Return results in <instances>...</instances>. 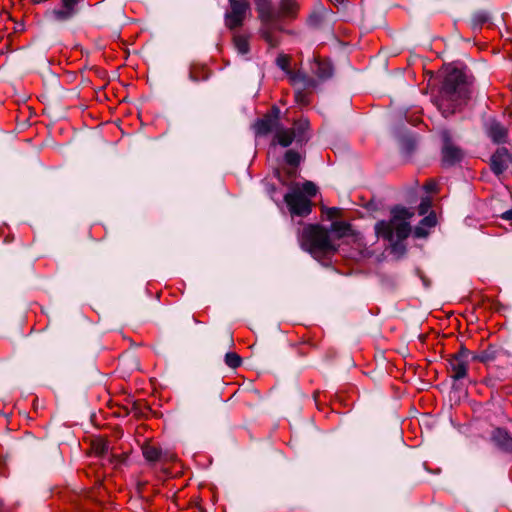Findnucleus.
<instances>
[{
	"label": "nucleus",
	"mask_w": 512,
	"mask_h": 512,
	"mask_svg": "<svg viewBox=\"0 0 512 512\" xmlns=\"http://www.w3.org/2000/svg\"><path fill=\"white\" fill-rule=\"evenodd\" d=\"M323 213L328 220L332 221L329 229L319 224H309L302 229L298 236L301 248L309 252L315 259L335 253L339 247L338 241L352 233L350 224L344 221H333L341 214L339 208H325Z\"/></svg>",
	"instance_id": "nucleus-1"
},
{
	"label": "nucleus",
	"mask_w": 512,
	"mask_h": 512,
	"mask_svg": "<svg viewBox=\"0 0 512 512\" xmlns=\"http://www.w3.org/2000/svg\"><path fill=\"white\" fill-rule=\"evenodd\" d=\"M470 88L464 73L452 69L445 77L437 106L444 117L453 114L469 98Z\"/></svg>",
	"instance_id": "nucleus-2"
},
{
	"label": "nucleus",
	"mask_w": 512,
	"mask_h": 512,
	"mask_svg": "<svg viewBox=\"0 0 512 512\" xmlns=\"http://www.w3.org/2000/svg\"><path fill=\"white\" fill-rule=\"evenodd\" d=\"M273 114L265 115L254 124V129L258 135H266L274 132L273 144H279L282 147H288L294 140L302 142L304 140V131L308 128L307 120L295 122L293 128H285L279 122V109L273 108Z\"/></svg>",
	"instance_id": "nucleus-3"
},
{
	"label": "nucleus",
	"mask_w": 512,
	"mask_h": 512,
	"mask_svg": "<svg viewBox=\"0 0 512 512\" xmlns=\"http://www.w3.org/2000/svg\"><path fill=\"white\" fill-rule=\"evenodd\" d=\"M413 216V212L401 206H396L391 210V219L389 221H379L375 224V232L378 237L387 240L394 249L400 242L406 239L411 227L409 219Z\"/></svg>",
	"instance_id": "nucleus-4"
},
{
	"label": "nucleus",
	"mask_w": 512,
	"mask_h": 512,
	"mask_svg": "<svg viewBox=\"0 0 512 512\" xmlns=\"http://www.w3.org/2000/svg\"><path fill=\"white\" fill-rule=\"evenodd\" d=\"M254 1L259 18L262 22V36L271 47H276L279 43L278 39L274 35L277 15L273 9L272 2L271 0Z\"/></svg>",
	"instance_id": "nucleus-5"
},
{
	"label": "nucleus",
	"mask_w": 512,
	"mask_h": 512,
	"mask_svg": "<svg viewBox=\"0 0 512 512\" xmlns=\"http://www.w3.org/2000/svg\"><path fill=\"white\" fill-rule=\"evenodd\" d=\"M291 215L306 216L311 212V201L300 190H293L284 196Z\"/></svg>",
	"instance_id": "nucleus-6"
},
{
	"label": "nucleus",
	"mask_w": 512,
	"mask_h": 512,
	"mask_svg": "<svg viewBox=\"0 0 512 512\" xmlns=\"http://www.w3.org/2000/svg\"><path fill=\"white\" fill-rule=\"evenodd\" d=\"M441 138L443 140L442 164L446 167H450L460 162L463 158V152L452 143L449 132L443 131Z\"/></svg>",
	"instance_id": "nucleus-7"
},
{
	"label": "nucleus",
	"mask_w": 512,
	"mask_h": 512,
	"mask_svg": "<svg viewBox=\"0 0 512 512\" xmlns=\"http://www.w3.org/2000/svg\"><path fill=\"white\" fill-rule=\"evenodd\" d=\"M276 64L280 69H282L283 71H285L287 74L290 75L293 85L298 86L299 88L300 87L311 88V87L316 86V82L313 79L309 78L308 76L301 74V73H296V74L291 73V71L289 70V65H290L289 56H287L285 54H280L276 58Z\"/></svg>",
	"instance_id": "nucleus-8"
},
{
	"label": "nucleus",
	"mask_w": 512,
	"mask_h": 512,
	"mask_svg": "<svg viewBox=\"0 0 512 512\" xmlns=\"http://www.w3.org/2000/svg\"><path fill=\"white\" fill-rule=\"evenodd\" d=\"M230 11L226 13L225 21L227 27L234 29L242 25L248 10V4L244 1L229 0Z\"/></svg>",
	"instance_id": "nucleus-9"
},
{
	"label": "nucleus",
	"mask_w": 512,
	"mask_h": 512,
	"mask_svg": "<svg viewBox=\"0 0 512 512\" xmlns=\"http://www.w3.org/2000/svg\"><path fill=\"white\" fill-rule=\"evenodd\" d=\"M449 366L452 372V378L460 380L466 377L468 369V352L462 350L449 360Z\"/></svg>",
	"instance_id": "nucleus-10"
},
{
	"label": "nucleus",
	"mask_w": 512,
	"mask_h": 512,
	"mask_svg": "<svg viewBox=\"0 0 512 512\" xmlns=\"http://www.w3.org/2000/svg\"><path fill=\"white\" fill-rule=\"evenodd\" d=\"M512 162V157L509 151L502 147L498 148L496 152L491 156V170L497 175H501L508 167L509 163Z\"/></svg>",
	"instance_id": "nucleus-11"
},
{
	"label": "nucleus",
	"mask_w": 512,
	"mask_h": 512,
	"mask_svg": "<svg viewBox=\"0 0 512 512\" xmlns=\"http://www.w3.org/2000/svg\"><path fill=\"white\" fill-rule=\"evenodd\" d=\"M92 451L100 458L108 457L115 466L119 465L123 461L122 457L112 454L109 443L102 438L96 439L92 442Z\"/></svg>",
	"instance_id": "nucleus-12"
},
{
	"label": "nucleus",
	"mask_w": 512,
	"mask_h": 512,
	"mask_svg": "<svg viewBox=\"0 0 512 512\" xmlns=\"http://www.w3.org/2000/svg\"><path fill=\"white\" fill-rule=\"evenodd\" d=\"M78 0H63L59 9L52 11L51 15L56 21H67L75 15Z\"/></svg>",
	"instance_id": "nucleus-13"
},
{
	"label": "nucleus",
	"mask_w": 512,
	"mask_h": 512,
	"mask_svg": "<svg viewBox=\"0 0 512 512\" xmlns=\"http://www.w3.org/2000/svg\"><path fill=\"white\" fill-rule=\"evenodd\" d=\"M487 133L495 143H504L507 139V129L499 122L492 120L487 124Z\"/></svg>",
	"instance_id": "nucleus-14"
},
{
	"label": "nucleus",
	"mask_w": 512,
	"mask_h": 512,
	"mask_svg": "<svg viewBox=\"0 0 512 512\" xmlns=\"http://www.w3.org/2000/svg\"><path fill=\"white\" fill-rule=\"evenodd\" d=\"M144 458L149 462H156L160 460H169L171 456L167 452H163L160 447L146 444L142 447Z\"/></svg>",
	"instance_id": "nucleus-15"
},
{
	"label": "nucleus",
	"mask_w": 512,
	"mask_h": 512,
	"mask_svg": "<svg viewBox=\"0 0 512 512\" xmlns=\"http://www.w3.org/2000/svg\"><path fill=\"white\" fill-rule=\"evenodd\" d=\"M299 5L295 0H281L279 10L276 12L277 20L280 18H295L297 16Z\"/></svg>",
	"instance_id": "nucleus-16"
},
{
	"label": "nucleus",
	"mask_w": 512,
	"mask_h": 512,
	"mask_svg": "<svg viewBox=\"0 0 512 512\" xmlns=\"http://www.w3.org/2000/svg\"><path fill=\"white\" fill-rule=\"evenodd\" d=\"M492 439L501 449L512 451V437L505 429H495L492 434Z\"/></svg>",
	"instance_id": "nucleus-17"
},
{
	"label": "nucleus",
	"mask_w": 512,
	"mask_h": 512,
	"mask_svg": "<svg viewBox=\"0 0 512 512\" xmlns=\"http://www.w3.org/2000/svg\"><path fill=\"white\" fill-rule=\"evenodd\" d=\"M311 70L320 80H326L333 74V68L329 61L315 60Z\"/></svg>",
	"instance_id": "nucleus-18"
},
{
	"label": "nucleus",
	"mask_w": 512,
	"mask_h": 512,
	"mask_svg": "<svg viewBox=\"0 0 512 512\" xmlns=\"http://www.w3.org/2000/svg\"><path fill=\"white\" fill-rule=\"evenodd\" d=\"M435 225L436 215L434 213H430L421 220L420 224L415 228L414 234L418 238L426 237L428 235V229Z\"/></svg>",
	"instance_id": "nucleus-19"
},
{
	"label": "nucleus",
	"mask_w": 512,
	"mask_h": 512,
	"mask_svg": "<svg viewBox=\"0 0 512 512\" xmlns=\"http://www.w3.org/2000/svg\"><path fill=\"white\" fill-rule=\"evenodd\" d=\"M285 162L292 167V169L289 170L288 173L291 177H294L296 175L295 168L301 162V155L294 150H288L285 153Z\"/></svg>",
	"instance_id": "nucleus-20"
},
{
	"label": "nucleus",
	"mask_w": 512,
	"mask_h": 512,
	"mask_svg": "<svg viewBox=\"0 0 512 512\" xmlns=\"http://www.w3.org/2000/svg\"><path fill=\"white\" fill-rule=\"evenodd\" d=\"M234 46L237 49V51L244 55L247 54L249 51V43L248 39L245 36L237 35L234 37Z\"/></svg>",
	"instance_id": "nucleus-21"
},
{
	"label": "nucleus",
	"mask_w": 512,
	"mask_h": 512,
	"mask_svg": "<svg viewBox=\"0 0 512 512\" xmlns=\"http://www.w3.org/2000/svg\"><path fill=\"white\" fill-rule=\"evenodd\" d=\"M225 363L228 367L235 369L241 365L242 360L238 354L234 352H228L225 355Z\"/></svg>",
	"instance_id": "nucleus-22"
},
{
	"label": "nucleus",
	"mask_w": 512,
	"mask_h": 512,
	"mask_svg": "<svg viewBox=\"0 0 512 512\" xmlns=\"http://www.w3.org/2000/svg\"><path fill=\"white\" fill-rule=\"evenodd\" d=\"M303 195L308 197H313L317 194V187L316 185L311 181H306L302 185V189L300 190Z\"/></svg>",
	"instance_id": "nucleus-23"
},
{
	"label": "nucleus",
	"mask_w": 512,
	"mask_h": 512,
	"mask_svg": "<svg viewBox=\"0 0 512 512\" xmlns=\"http://www.w3.org/2000/svg\"><path fill=\"white\" fill-rule=\"evenodd\" d=\"M431 205H432V202H431L430 198L422 199V201L419 205V214L425 215L431 208Z\"/></svg>",
	"instance_id": "nucleus-24"
},
{
	"label": "nucleus",
	"mask_w": 512,
	"mask_h": 512,
	"mask_svg": "<svg viewBox=\"0 0 512 512\" xmlns=\"http://www.w3.org/2000/svg\"><path fill=\"white\" fill-rule=\"evenodd\" d=\"M295 99L300 105H307L309 102L306 98V95L301 91H297L295 93Z\"/></svg>",
	"instance_id": "nucleus-25"
},
{
	"label": "nucleus",
	"mask_w": 512,
	"mask_h": 512,
	"mask_svg": "<svg viewBox=\"0 0 512 512\" xmlns=\"http://www.w3.org/2000/svg\"><path fill=\"white\" fill-rule=\"evenodd\" d=\"M425 190L427 192H436L437 190V183L435 181H429L425 184Z\"/></svg>",
	"instance_id": "nucleus-26"
},
{
	"label": "nucleus",
	"mask_w": 512,
	"mask_h": 512,
	"mask_svg": "<svg viewBox=\"0 0 512 512\" xmlns=\"http://www.w3.org/2000/svg\"><path fill=\"white\" fill-rule=\"evenodd\" d=\"M502 218L505 220H512V209L507 210L502 214Z\"/></svg>",
	"instance_id": "nucleus-27"
},
{
	"label": "nucleus",
	"mask_w": 512,
	"mask_h": 512,
	"mask_svg": "<svg viewBox=\"0 0 512 512\" xmlns=\"http://www.w3.org/2000/svg\"><path fill=\"white\" fill-rule=\"evenodd\" d=\"M84 495H85V497H87V498H93V496H92V493H91V492H85V493H84Z\"/></svg>",
	"instance_id": "nucleus-28"
},
{
	"label": "nucleus",
	"mask_w": 512,
	"mask_h": 512,
	"mask_svg": "<svg viewBox=\"0 0 512 512\" xmlns=\"http://www.w3.org/2000/svg\"><path fill=\"white\" fill-rule=\"evenodd\" d=\"M276 176L278 177V179L282 182V183H285L284 181L281 180V177H280V173L279 171H276Z\"/></svg>",
	"instance_id": "nucleus-29"
}]
</instances>
